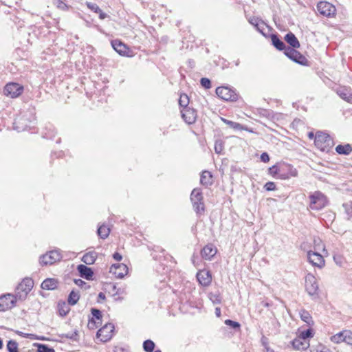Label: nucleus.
<instances>
[{
  "label": "nucleus",
  "instance_id": "f257e3e1",
  "mask_svg": "<svg viewBox=\"0 0 352 352\" xmlns=\"http://www.w3.org/2000/svg\"><path fill=\"white\" fill-rule=\"evenodd\" d=\"M309 199V208L314 210H321L328 204L327 197L320 191H316L310 195Z\"/></svg>",
  "mask_w": 352,
  "mask_h": 352
},
{
  "label": "nucleus",
  "instance_id": "f03ea898",
  "mask_svg": "<svg viewBox=\"0 0 352 352\" xmlns=\"http://www.w3.org/2000/svg\"><path fill=\"white\" fill-rule=\"evenodd\" d=\"M34 286V281L32 278H24L17 286L16 289V294L14 295L17 299L23 300Z\"/></svg>",
  "mask_w": 352,
  "mask_h": 352
},
{
  "label": "nucleus",
  "instance_id": "7ed1b4c3",
  "mask_svg": "<svg viewBox=\"0 0 352 352\" xmlns=\"http://www.w3.org/2000/svg\"><path fill=\"white\" fill-rule=\"evenodd\" d=\"M315 145L322 151H329L333 146L331 137L322 132H318L315 136Z\"/></svg>",
  "mask_w": 352,
  "mask_h": 352
},
{
  "label": "nucleus",
  "instance_id": "20e7f679",
  "mask_svg": "<svg viewBox=\"0 0 352 352\" xmlns=\"http://www.w3.org/2000/svg\"><path fill=\"white\" fill-rule=\"evenodd\" d=\"M16 297L11 294L0 296V311H5L14 307L16 305Z\"/></svg>",
  "mask_w": 352,
  "mask_h": 352
},
{
  "label": "nucleus",
  "instance_id": "39448f33",
  "mask_svg": "<svg viewBox=\"0 0 352 352\" xmlns=\"http://www.w3.org/2000/svg\"><path fill=\"white\" fill-rule=\"evenodd\" d=\"M305 289L309 296H316L318 294V285L317 280L311 274H308L305 277Z\"/></svg>",
  "mask_w": 352,
  "mask_h": 352
},
{
  "label": "nucleus",
  "instance_id": "423d86ee",
  "mask_svg": "<svg viewBox=\"0 0 352 352\" xmlns=\"http://www.w3.org/2000/svg\"><path fill=\"white\" fill-rule=\"evenodd\" d=\"M217 95L225 100L234 101L237 99L236 93L227 87H219L216 89Z\"/></svg>",
  "mask_w": 352,
  "mask_h": 352
},
{
  "label": "nucleus",
  "instance_id": "0eeeda50",
  "mask_svg": "<svg viewBox=\"0 0 352 352\" xmlns=\"http://www.w3.org/2000/svg\"><path fill=\"white\" fill-rule=\"evenodd\" d=\"M23 90V87L14 82L8 83L4 88V93L10 98H16L20 96Z\"/></svg>",
  "mask_w": 352,
  "mask_h": 352
},
{
  "label": "nucleus",
  "instance_id": "6e6552de",
  "mask_svg": "<svg viewBox=\"0 0 352 352\" xmlns=\"http://www.w3.org/2000/svg\"><path fill=\"white\" fill-rule=\"evenodd\" d=\"M114 326L111 323H107L104 325L97 332V337L102 342H107L112 337Z\"/></svg>",
  "mask_w": 352,
  "mask_h": 352
},
{
  "label": "nucleus",
  "instance_id": "1a4fd4ad",
  "mask_svg": "<svg viewBox=\"0 0 352 352\" xmlns=\"http://www.w3.org/2000/svg\"><path fill=\"white\" fill-rule=\"evenodd\" d=\"M60 253L57 250H53L41 256L40 262L43 265H52L60 261Z\"/></svg>",
  "mask_w": 352,
  "mask_h": 352
},
{
  "label": "nucleus",
  "instance_id": "9d476101",
  "mask_svg": "<svg viewBox=\"0 0 352 352\" xmlns=\"http://www.w3.org/2000/svg\"><path fill=\"white\" fill-rule=\"evenodd\" d=\"M317 10L320 14L325 16H331L336 12V8L331 3L327 1H320L317 5Z\"/></svg>",
  "mask_w": 352,
  "mask_h": 352
},
{
  "label": "nucleus",
  "instance_id": "9b49d317",
  "mask_svg": "<svg viewBox=\"0 0 352 352\" xmlns=\"http://www.w3.org/2000/svg\"><path fill=\"white\" fill-rule=\"evenodd\" d=\"M202 198L203 197L199 190L194 189L192 191L190 199L197 212L204 211V210Z\"/></svg>",
  "mask_w": 352,
  "mask_h": 352
},
{
  "label": "nucleus",
  "instance_id": "f8f14e48",
  "mask_svg": "<svg viewBox=\"0 0 352 352\" xmlns=\"http://www.w3.org/2000/svg\"><path fill=\"white\" fill-rule=\"evenodd\" d=\"M307 258L309 262L314 266L322 268L324 265V259L323 256L318 252L309 251L307 252Z\"/></svg>",
  "mask_w": 352,
  "mask_h": 352
},
{
  "label": "nucleus",
  "instance_id": "ddd939ff",
  "mask_svg": "<svg viewBox=\"0 0 352 352\" xmlns=\"http://www.w3.org/2000/svg\"><path fill=\"white\" fill-rule=\"evenodd\" d=\"M113 49L121 56H132V51L123 43L116 40L111 42Z\"/></svg>",
  "mask_w": 352,
  "mask_h": 352
},
{
  "label": "nucleus",
  "instance_id": "4468645a",
  "mask_svg": "<svg viewBox=\"0 0 352 352\" xmlns=\"http://www.w3.org/2000/svg\"><path fill=\"white\" fill-rule=\"evenodd\" d=\"M197 278L199 284L204 287H207L210 285L212 282V275L208 270H199L197 273Z\"/></svg>",
  "mask_w": 352,
  "mask_h": 352
},
{
  "label": "nucleus",
  "instance_id": "2eb2a0df",
  "mask_svg": "<svg viewBox=\"0 0 352 352\" xmlns=\"http://www.w3.org/2000/svg\"><path fill=\"white\" fill-rule=\"evenodd\" d=\"M285 54L292 60L302 65L304 64L305 61L306 60L305 56L301 55L294 48L287 47L285 49Z\"/></svg>",
  "mask_w": 352,
  "mask_h": 352
},
{
  "label": "nucleus",
  "instance_id": "dca6fc26",
  "mask_svg": "<svg viewBox=\"0 0 352 352\" xmlns=\"http://www.w3.org/2000/svg\"><path fill=\"white\" fill-rule=\"evenodd\" d=\"M182 117L184 121L188 124H192L195 122L197 118V113L195 109L188 107L184 108L182 111Z\"/></svg>",
  "mask_w": 352,
  "mask_h": 352
},
{
  "label": "nucleus",
  "instance_id": "f3484780",
  "mask_svg": "<svg viewBox=\"0 0 352 352\" xmlns=\"http://www.w3.org/2000/svg\"><path fill=\"white\" fill-rule=\"evenodd\" d=\"M110 272L115 274L117 278H122L128 272V267L124 263L114 264L110 268Z\"/></svg>",
  "mask_w": 352,
  "mask_h": 352
},
{
  "label": "nucleus",
  "instance_id": "a211bd4d",
  "mask_svg": "<svg viewBox=\"0 0 352 352\" xmlns=\"http://www.w3.org/2000/svg\"><path fill=\"white\" fill-rule=\"evenodd\" d=\"M289 168L290 166L287 164H278L269 168V173L272 175L286 176L285 171Z\"/></svg>",
  "mask_w": 352,
  "mask_h": 352
},
{
  "label": "nucleus",
  "instance_id": "6ab92c4d",
  "mask_svg": "<svg viewBox=\"0 0 352 352\" xmlns=\"http://www.w3.org/2000/svg\"><path fill=\"white\" fill-rule=\"evenodd\" d=\"M217 252V248L212 244H208L202 249L201 254L204 259L211 260Z\"/></svg>",
  "mask_w": 352,
  "mask_h": 352
},
{
  "label": "nucleus",
  "instance_id": "aec40b11",
  "mask_svg": "<svg viewBox=\"0 0 352 352\" xmlns=\"http://www.w3.org/2000/svg\"><path fill=\"white\" fill-rule=\"evenodd\" d=\"M292 346L297 350H305L309 347V343L307 340H303L302 338L298 336L293 340Z\"/></svg>",
  "mask_w": 352,
  "mask_h": 352
},
{
  "label": "nucleus",
  "instance_id": "412c9836",
  "mask_svg": "<svg viewBox=\"0 0 352 352\" xmlns=\"http://www.w3.org/2000/svg\"><path fill=\"white\" fill-rule=\"evenodd\" d=\"M78 271L80 273L81 277L86 278L87 280H90L92 278L94 273L91 268L87 267L84 265H79L78 266Z\"/></svg>",
  "mask_w": 352,
  "mask_h": 352
},
{
  "label": "nucleus",
  "instance_id": "4be33fe9",
  "mask_svg": "<svg viewBox=\"0 0 352 352\" xmlns=\"http://www.w3.org/2000/svg\"><path fill=\"white\" fill-rule=\"evenodd\" d=\"M58 281L55 278H47L41 283L43 289L52 290L57 287Z\"/></svg>",
  "mask_w": 352,
  "mask_h": 352
},
{
  "label": "nucleus",
  "instance_id": "5701e85b",
  "mask_svg": "<svg viewBox=\"0 0 352 352\" xmlns=\"http://www.w3.org/2000/svg\"><path fill=\"white\" fill-rule=\"evenodd\" d=\"M337 93L342 99L352 103V94L347 88H340L337 91Z\"/></svg>",
  "mask_w": 352,
  "mask_h": 352
},
{
  "label": "nucleus",
  "instance_id": "b1692460",
  "mask_svg": "<svg viewBox=\"0 0 352 352\" xmlns=\"http://www.w3.org/2000/svg\"><path fill=\"white\" fill-rule=\"evenodd\" d=\"M285 39L293 48H298L300 47L299 41L293 33L289 32L287 34Z\"/></svg>",
  "mask_w": 352,
  "mask_h": 352
},
{
  "label": "nucleus",
  "instance_id": "393cba45",
  "mask_svg": "<svg viewBox=\"0 0 352 352\" xmlns=\"http://www.w3.org/2000/svg\"><path fill=\"white\" fill-rule=\"evenodd\" d=\"M97 254L94 251L86 253L82 258V261L87 265L93 264L96 259Z\"/></svg>",
  "mask_w": 352,
  "mask_h": 352
},
{
  "label": "nucleus",
  "instance_id": "a878e982",
  "mask_svg": "<svg viewBox=\"0 0 352 352\" xmlns=\"http://www.w3.org/2000/svg\"><path fill=\"white\" fill-rule=\"evenodd\" d=\"M249 22L250 24L254 25L258 32L263 34V26L264 25V22L263 21H261V19H259L258 18H256V17H252L249 19Z\"/></svg>",
  "mask_w": 352,
  "mask_h": 352
},
{
  "label": "nucleus",
  "instance_id": "bb28decb",
  "mask_svg": "<svg viewBox=\"0 0 352 352\" xmlns=\"http://www.w3.org/2000/svg\"><path fill=\"white\" fill-rule=\"evenodd\" d=\"M336 151L339 154L349 155L352 151V147L349 144L345 145H338Z\"/></svg>",
  "mask_w": 352,
  "mask_h": 352
},
{
  "label": "nucleus",
  "instance_id": "cd10ccee",
  "mask_svg": "<svg viewBox=\"0 0 352 352\" xmlns=\"http://www.w3.org/2000/svg\"><path fill=\"white\" fill-rule=\"evenodd\" d=\"M221 120L225 124L228 125L230 128H232V129H236V130H245V129L243 126H242L241 124H239L238 122H232V121L228 120L225 118H221Z\"/></svg>",
  "mask_w": 352,
  "mask_h": 352
},
{
  "label": "nucleus",
  "instance_id": "c85d7f7f",
  "mask_svg": "<svg viewBox=\"0 0 352 352\" xmlns=\"http://www.w3.org/2000/svg\"><path fill=\"white\" fill-rule=\"evenodd\" d=\"M272 41L274 46L279 50H282L285 48V43L280 41L277 36L273 34L272 36Z\"/></svg>",
  "mask_w": 352,
  "mask_h": 352
},
{
  "label": "nucleus",
  "instance_id": "c756f323",
  "mask_svg": "<svg viewBox=\"0 0 352 352\" xmlns=\"http://www.w3.org/2000/svg\"><path fill=\"white\" fill-rule=\"evenodd\" d=\"M80 295L78 292L72 291L68 297L69 305H74L78 301Z\"/></svg>",
  "mask_w": 352,
  "mask_h": 352
},
{
  "label": "nucleus",
  "instance_id": "7c9ffc66",
  "mask_svg": "<svg viewBox=\"0 0 352 352\" xmlns=\"http://www.w3.org/2000/svg\"><path fill=\"white\" fill-rule=\"evenodd\" d=\"M109 232L110 229L104 225L100 226L98 229V234L102 239L107 238L109 236Z\"/></svg>",
  "mask_w": 352,
  "mask_h": 352
},
{
  "label": "nucleus",
  "instance_id": "2f4dec72",
  "mask_svg": "<svg viewBox=\"0 0 352 352\" xmlns=\"http://www.w3.org/2000/svg\"><path fill=\"white\" fill-rule=\"evenodd\" d=\"M330 339L331 342L336 344H339L344 342V331L331 336Z\"/></svg>",
  "mask_w": 352,
  "mask_h": 352
},
{
  "label": "nucleus",
  "instance_id": "473e14b6",
  "mask_svg": "<svg viewBox=\"0 0 352 352\" xmlns=\"http://www.w3.org/2000/svg\"><path fill=\"white\" fill-rule=\"evenodd\" d=\"M179 104L182 107L188 108L189 98L186 94H182L179 99Z\"/></svg>",
  "mask_w": 352,
  "mask_h": 352
},
{
  "label": "nucleus",
  "instance_id": "72a5a7b5",
  "mask_svg": "<svg viewBox=\"0 0 352 352\" xmlns=\"http://www.w3.org/2000/svg\"><path fill=\"white\" fill-rule=\"evenodd\" d=\"M314 249L317 251L322 250V252H326L325 247L324 244L322 243V241L318 239H315L314 241Z\"/></svg>",
  "mask_w": 352,
  "mask_h": 352
},
{
  "label": "nucleus",
  "instance_id": "f704fd0d",
  "mask_svg": "<svg viewBox=\"0 0 352 352\" xmlns=\"http://www.w3.org/2000/svg\"><path fill=\"white\" fill-rule=\"evenodd\" d=\"M154 342L150 340H147L143 343V348L147 352H152L154 349Z\"/></svg>",
  "mask_w": 352,
  "mask_h": 352
},
{
  "label": "nucleus",
  "instance_id": "c9c22d12",
  "mask_svg": "<svg viewBox=\"0 0 352 352\" xmlns=\"http://www.w3.org/2000/svg\"><path fill=\"white\" fill-rule=\"evenodd\" d=\"M7 349L9 352H19L18 344L14 340L8 341L7 344Z\"/></svg>",
  "mask_w": 352,
  "mask_h": 352
},
{
  "label": "nucleus",
  "instance_id": "e433bc0d",
  "mask_svg": "<svg viewBox=\"0 0 352 352\" xmlns=\"http://www.w3.org/2000/svg\"><path fill=\"white\" fill-rule=\"evenodd\" d=\"M300 318L307 324H309L311 321V317L308 311L305 310H301L300 312Z\"/></svg>",
  "mask_w": 352,
  "mask_h": 352
},
{
  "label": "nucleus",
  "instance_id": "4c0bfd02",
  "mask_svg": "<svg viewBox=\"0 0 352 352\" xmlns=\"http://www.w3.org/2000/svg\"><path fill=\"white\" fill-rule=\"evenodd\" d=\"M344 342L348 344L352 345V332L350 331H344Z\"/></svg>",
  "mask_w": 352,
  "mask_h": 352
},
{
  "label": "nucleus",
  "instance_id": "58836bf2",
  "mask_svg": "<svg viewBox=\"0 0 352 352\" xmlns=\"http://www.w3.org/2000/svg\"><path fill=\"white\" fill-rule=\"evenodd\" d=\"M38 352H55L52 348L48 347L45 344H40L38 345Z\"/></svg>",
  "mask_w": 352,
  "mask_h": 352
},
{
  "label": "nucleus",
  "instance_id": "ea45409f",
  "mask_svg": "<svg viewBox=\"0 0 352 352\" xmlns=\"http://www.w3.org/2000/svg\"><path fill=\"white\" fill-rule=\"evenodd\" d=\"M210 300L214 303V304H219L221 303V297L219 294H210L209 295Z\"/></svg>",
  "mask_w": 352,
  "mask_h": 352
},
{
  "label": "nucleus",
  "instance_id": "a19ab883",
  "mask_svg": "<svg viewBox=\"0 0 352 352\" xmlns=\"http://www.w3.org/2000/svg\"><path fill=\"white\" fill-rule=\"evenodd\" d=\"M300 338H302L303 340H307L308 338L313 337V333L311 329H307L306 331H303L300 333L299 336Z\"/></svg>",
  "mask_w": 352,
  "mask_h": 352
},
{
  "label": "nucleus",
  "instance_id": "79ce46f5",
  "mask_svg": "<svg viewBox=\"0 0 352 352\" xmlns=\"http://www.w3.org/2000/svg\"><path fill=\"white\" fill-rule=\"evenodd\" d=\"M200 182L202 185L208 186L213 183L212 177H201Z\"/></svg>",
  "mask_w": 352,
  "mask_h": 352
},
{
  "label": "nucleus",
  "instance_id": "37998d69",
  "mask_svg": "<svg viewBox=\"0 0 352 352\" xmlns=\"http://www.w3.org/2000/svg\"><path fill=\"white\" fill-rule=\"evenodd\" d=\"M54 4L57 6V8L63 10L67 9V8L66 3L61 0H54Z\"/></svg>",
  "mask_w": 352,
  "mask_h": 352
},
{
  "label": "nucleus",
  "instance_id": "c03bdc74",
  "mask_svg": "<svg viewBox=\"0 0 352 352\" xmlns=\"http://www.w3.org/2000/svg\"><path fill=\"white\" fill-rule=\"evenodd\" d=\"M201 85L206 89H209L211 87L210 80L206 78H202L201 79Z\"/></svg>",
  "mask_w": 352,
  "mask_h": 352
},
{
  "label": "nucleus",
  "instance_id": "a18cd8bd",
  "mask_svg": "<svg viewBox=\"0 0 352 352\" xmlns=\"http://www.w3.org/2000/svg\"><path fill=\"white\" fill-rule=\"evenodd\" d=\"M223 143L221 141H216L214 145V151L217 153H221L223 151Z\"/></svg>",
  "mask_w": 352,
  "mask_h": 352
},
{
  "label": "nucleus",
  "instance_id": "49530a36",
  "mask_svg": "<svg viewBox=\"0 0 352 352\" xmlns=\"http://www.w3.org/2000/svg\"><path fill=\"white\" fill-rule=\"evenodd\" d=\"M225 324L232 327L234 329L239 328L240 327V324L239 322H235V321H232L231 320H226L225 321Z\"/></svg>",
  "mask_w": 352,
  "mask_h": 352
},
{
  "label": "nucleus",
  "instance_id": "de8ad7c7",
  "mask_svg": "<svg viewBox=\"0 0 352 352\" xmlns=\"http://www.w3.org/2000/svg\"><path fill=\"white\" fill-rule=\"evenodd\" d=\"M91 314L93 315V317L96 318L97 320H100L101 318V312L100 310L96 309H91Z\"/></svg>",
  "mask_w": 352,
  "mask_h": 352
},
{
  "label": "nucleus",
  "instance_id": "09e8293b",
  "mask_svg": "<svg viewBox=\"0 0 352 352\" xmlns=\"http://www.w3.org/2000/svg\"><path fill=\"white\" fill-rule=\"evenodd\" d=\"M87 5L90 10L94 11L96 13L100 12V8L96 3H87Z\"/></svg>",
  "mask_w": 352,
  "mask_h": 352
},
{
  "label": "nucleus",
  "instance_id": "8fccbe9b",
  "mask_svg": "<svg viewBox=\"0 0 352 352\" xmlns=\"http://www.w3.org/2000/svg\"><path fill=\"white\" fill-rule=\"evenodd\" d=\"M265 188L266 189V190L267 191H271V190H275L276 188V185L274 182H267L265 185Z\"/></svg>",
  "mask_w": 352,
  "mask_h": 352
},
{
  "label": "nucleus",
  "instance_id": "3c124183",
  "mask_svg": "<svg viewBox=\"0 0 352 352\" xmlns=\"http://www.w3.org/2000/svg\"><path fill=\"white\" fill-rule=\"evenodd\" d=\"M261 160L263 162H268L270 161L269 155L267 153H263L261 155Z\"/></svg>",
  "mask_w": 352,
  "mask_h": 352
},
{
  "label": "nucleus",
  "instance_id": "603ef678",
  "mask_svg": "<svg viewBox=\"0 0 352 352\" xmlns=\"http://www.w3.org/2000/svg\"><path fill=\"white\" fill-rule=\"evenodd\" d=\"M333 260L336 262V263L340 266L342 265V258L339 256H333Z\"/></svg>",
  "mask_w": 352,
  "mask_h": 352
},
{
  "label": "nucleus",
  "instance_id": "864d4df0",
  "mask_svg": "<svg viewBox=\"0 0 352 352\" xmlns=\"http://www.w3.org/2000/svg\"><path fill=\"white\" fill-rule=\"evenodd\" d=\"M76 336H77V333L75 331V332H74L72 333L66 334L65 337L67 338H69V339L75 340Z\"/></svg>",
  "mask_w": 352,
  "mask_h": 352
},
{
  "label": "nucleus",
  "instance_id": "5fc2aeb1",
  "mask_svg": "<svg viewBox=\"0 0 352 352\" xmlns=\"http://www.w3.org/2000/svg\"><path fill=\"white\" fill-rule=\"evenodd\" d=\"M113 258H114L115 260L118 261H121V260H122V255H121V254H119V253H118V252L114 253V254H113Z\"/></svg>",
  "mask_w": 352,
  "mask_h": 352
},
{
  "label": "nucleus",
  "instance_id": "6e6d98bb",
  "mask_svg": "<svg viewBox=\"0 0 352 352\" xmlns=\"http://www.w3.org/2000/svg\"><path fill=\"white\" fill-rule=\"evenodd\" d=\"M97 13L99 14V17L100 19H104L107 17V14L105 13L102 12L101 10H100V12H98Z\"/></svg>",
  "mask_w": 352,
  "mask_h": 352
},
{
  "label": "nucleus",
  "instance_id": "4d7b16f0",
  "mask_svg": "<svg viewBox=\"0 0 352 352\" xmlns=\"http://www.w3.org/2000/svg\"><path fill=\"white\" fill-rule=\"evenodd\" d=\"M98 302H100V300H104L105 299V294L102 292H100L98 294Z\"/></svg>",
  "mask_w": 352,
  "mask_h": 352
},
{
  "label": "nucleus",
  "instance_id": "13d9d810",
  "mask_svg": "<svg viewBox=\"0 0 352 352\" xmlns=\"http://www.w3.org/2000/svg\"><path fill=\"white\" fill-rule=\"evenodd\" d=\"M59 312L61 316H65L67 314V313L68 312V309H67V310H65L63 309H60Z\"/></svg>",
  "mask_w": 352,
  "mask_h": 352
},
{
  "label": "nucleus",
  "instance_id": "bf43d9fd",
  "mask_svg": "<svg viewBox=\"0 0 352 352\" xmlns=\"http://www.w3.org/2000/svg\"><path fill=\"white\" fill-rule=\"evenodd\" d=\"M215 313H216V315H217V316H220V315H221V309H220V308H219V307H217V308L215 309Z\"/></svg>",
  "mask_w": 352,
  "mask_h": 352
},
{
  "label": "nucleus",
  "instance_id": "052dcab7",
  "mask_svg": "<svg viewBox=\"0 0 352 352\" xmlns=\"http://www.w3.org/2000/svg\"><path fill=\"white\" fill-rule=\"evenodd\" d=\"M308 137L309 139L312 140L314 138V134L313 132H310L308 133Z\"/></svg>",
  "mask_w": 352,
  "mask_h": 352
},
{
  "label": "nucleus",
  "instance_id": "680f3d73",
  "mask_svg": "<svg viewBox=\"0 0 352 352\" xmlns=\"http://www.w3.org/2000/svg\"><path fill=\"white\" fill-rule=\"evenodd\" d=\"M25 338H32V337L34 336L33 334H24L23 336Z\"/></svg>",
  "mask_w": 352,
  "mask_h": 352
},
{
  "label": "nucleus",
  "instance_id": "e2e57ef3",
  "mask_svg": "<svg viewBox=\"0 0 352 352\" xmlns=\"http://www.w3.org/2000/svg\"><path fill=\"white\" fill-rule=\"evenodd\" d=\"M92 322H96V321H94V319L91 320L89 322V325H90Z\"/></svg>",
  "mask_w": 352,
  "mask_h": 352
},
{
  "label": "nucleus",
  "instance_id": "0e129e2a",
  "mask_svg": "<svg viewBox=\"0 0 352 352\" xmlns=\"http://www.w3.org/2000/svg\"><path fill=\"white\" fill-rule=\"evenodd\" d=\"M3 347V343L1 340L0 339V349Z\"/></svg>",
  "mask_w": 352,
  "mask_h": 352
},
{
  "label": "nucleus",
  "instance_id": "69168bd1",
  "mask_svg": "<svg viewBox=\"0 0 352 352\" xmlns=\"http://www.w3.org/2000/svg\"><path fill=\"white\" fill-rule=\"evenodd\" d=\"M192 261L193 264L195 265V256L192 257Z\"/></svg>",
  "mask_w": 352,
  "mask_h": 352
},
{
  "label": "nucleus",
  "instance_id": "338daca9",
  "mask_svg": "<svg viewBox=\"0 0 352 352\" xmlns=\"http://www.w3.org/2000/svg\"><path fill=\"white\" fill-rule=\"evenodd\" d=\"M116 289V285H113V289L115 290Z\"/></svg>",
  "mask_w": 352,
  "mask_h": 352
},
{
  "label": "nucleus",
  "instance_id": "774afa93",
  "mask_svg": "<svg viewBox=\"0 0 352 352\" xmlns=\"http://www.w3.org/2000/svg\"><path fill=\"white\" fill-rule=\"evenodd\" d=\"M265 305L266 307H268V306H269L268 303H266Z\"/></svg>",
  "mask_w": 352,
  "mask_h": 352
}]
</instances>
